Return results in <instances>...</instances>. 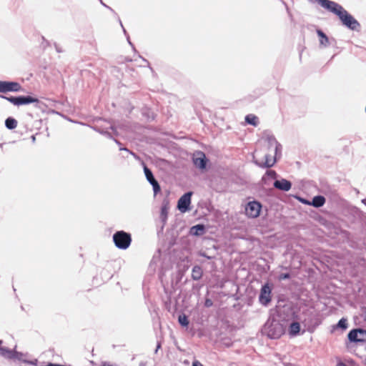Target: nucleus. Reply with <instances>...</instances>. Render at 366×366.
Instances as JSON below:
<instances>
[{
  "instance_id": "f257e3e1",
  "label": "nucleus",
  "mask_w": 366,
  "mask_h": 366,
  "mask_svg": "<svg viewBox=\"0 0 366 366\" xmlns=\"http://www.w3.org/2000/svg\"><path fill=\"white\" fill-rule=\"evenodd\" d=\"M322 7L338 16L342 24L350 30L359 31L360 22L340 4L331 0H315Z\"/></svg>"
},
{
  "instance_id": "f03ea898",
  "label": "nucleus",
  "mask_w": 366,
  "mask_h": 366,
  "mask_svg": "<svg viewBox=\"0 0 366 366\" xmlns=\"http://www.w3.org/2000/svg\"><path fill=\"white\" fill-rule=\"evenodd\" d=\"M285 326L279 320L269 318L262 328V333L269 339H279L285 333Z\"/></svg>"
},
{
  "instance_id": "7ed1b4c3",
  "label": "nucleus",
  "mask_w": 366,
  "mask_h": 366,
  "mask_svg": "<svg viewBox=\"0 0 366 366\" xmlns=\"http://www.w3.org/2000/svg\"><path fill=\"white\" fill-rule=\"evenodd\" d=\"M114 245L119 249H127L131 244L132 235L124 230L114 232L112 237Z\"/></svg>"
},
{
  "instance_id": "20e7f679",
  "label": "nucleus",
  "mask_w": 366,
  "mask_h": 366,
  "mask_svg": "<svg viewBox=\"0 0 366 366\" xmlns=\"http://www.w3.org/2000/svg\"><path fill=\"white\" fill-rule=\"evenodd\" d=\"M7 354V357L6 358L9 360H17L19 362L36 366L38 363L37 359H34L31 360H29L26 358V357L28 356L27 353H23L21 352H18L15 350H4Z\"/></svg>"
},
{
  "instance_id": "39448f33",
  "label": "nucleus",
  "mask_w": 366,
  "mask_h": 366,
  "mask_svg": "<svg viewBox=\"0 0 366 366\" xmlns=\"http://www.w3.org/2000/svg\"><path fill=\"white\" fill-rule=\"evenodd\" d=\"M272 286L268 283H264L261 289L259 295V302L264 307H267L272 300Z\"/></svg>"
},
{
  "instance_id": "423d86ee",
  "label": "nucleus",
  "mask_w": 366,
  "mask_h": 366,
  "mask_svg": "<svg viewBox=\"0 0 366 366\" xmlns=\"http://www.w3.org/2000/svg\"><path fill=\"white\" fill-rule=\"evenodd\" d=\"M348 340L353 343H363L366 342V330L355 328L351 330L347 335Z\"/></svg>"
},
{
  "instance_id": "0eeeda50",
  "label": "nucleus",
  "mask_w": 366,
  "mask_h": 366,
  "mask_svg": "<svg viewBox=\"0 0 366 366\" xmlns=\"http://www.w3.org/2000/svg\"><path fill=\"white\" fill-rule=\"evenodd\" d=\"M23 90V87L17 81L0 80V93L19 92Z\"/></svg>"
},
{
  "instance_id": "6e6552de",
  "label": "nucleus",
  "mask_w": 366,
  "mask_h": 366,
  "mask_svg": "<svg viewBox=\"0 0 366 366\" xmlns=\"http://www.w3.org/2000/svg\"><path fill=\"white\" fill-rule=\"evenodd\" d=\"M262 204L257 200L249 202L245 207L246 215L249 218H257L260 214Z\"/></svg>"
},
{
  "instance_id": "1a4fd4ad",
  "label": "nucleus",
  "mask_w": 366,
  "mask_h": 366,
  "mask_svg": "<svg viewBox=\"0 0 366 366\" xmlns=\"http://www.w3.org/2000/svg\"><path fill=\"white\" fill-rule=\"evenodd\" d=\"M193 192L191 191L185 192L177 202V209L182 212L185 213L191 209L190 204Z\"/></svg>"
},
{
  "instance_id": "9d476101",
  "label": "nucleus",
  "mask_w": 366,
  "mask_h": 366,
  "mask_svg": "<svg viewBox=\"0 0 366 366\" xmlns=\"http://www.w3.org/2000/svg\"><path fill=\"white\" fill-rule=\"evenodd\" d=\"M192 162L196 167L204 170L207 169L209 159L203 152L197 151L193 155Z\"/></svg>"
},
{
  "instance_id": "9b49d317",
  "label": "nucleus",
  "mask_w": 366,
  "mask_h": 366,
  "mask_svg": "<svg viewBox=\"0 0 366 366\" xmlns=\"http://www.w3.org/2000/svg\"><path fill=\"white\" fill-rule=\"evenodd\" d=\"M316 33L320 39V45L323 47H327L330 45H335L336 40L334 38L329 39V37L326 35V34L321 30L320 29H317L316 30Z\"/></svg>"
},
{
  "instance_id": "f8f14e48",
  "label": "nucleus",
  "mask_w": 366,
  "mask_h": 366,
  "mask_svg": "<svg viewBox=\"0 0 366 366\" xmlns=\"http://www.w3.org/2000/svg\"><path fill=\"white\" fill-rule=\"evenodd\" d=\"M168 210H169V202L167 199H164L161 206L160 215L159 219L162 224L161 227V230H163L168 217Z\"/></svg>"
},
{
  "instance_id": "ddd939ff",
  "label": "nucleus",
  "mask_w": 366,
  "mask_h": 366,
  "mask_svg": "<svg viewBox=\"0 0 366 366\" xmlns=\"http://www.w3.org/2000/svg\"><path fill=\"white\" fill-rule=\"evenodd\" d=\"M292 182L286 179H276L273 186L275 189H277L280 191L288 192L292 188Z\"/></svg>"
},
{
  "instance_id": "4468645a",
  "label": "nucleus",
  "mask_w": 366,
  "mask_h": 366,
  "mask_svg": "<svg viewBox=\"0 0 366 366\" xmlns=\"http://www.w3.org/2000/svg\"><path fill=\"white\" fill-rule=\"evenodd\" d=\"M92 128L94 131L99 132V134L105 136L106 137H107L109 139H112V134L116 135V136L118 134L117 129L112 125H111L109 127V129L112 131V132H109L107 130V129H104V128L97 126V125L93 127Z\"/></svg>"
},
{
  "instance_id": "2eb2a0df",
  "label": "nucleus",
  "mask_w": 366,
  "mask_h": 366,
  "mask_svg": "<svg viewBox=\"0 0 366 366\" xmlns=\"http://www.w3.org/2000/svg\"><path fill=\"white\" fill-rule=\"evenodd\" d=\"M271 156L269 154L264 155L265 161L264 162H260L258 160H254L253 162L261 168H270L274 165L276 163V157H273V159L271 160Z\"/></svg>"
},
{
  "instance_id": "dca6fc26",
  "label": "nucleus",
  "mask_w": 366,
  "mask_h": 366,
  "mask_svg": "<svg viewBox=\"0 0 366 366\" xmlns=\"http://www.w3.org/2000/svg\"><path fill=\"white\" fill-rule=\"evenodd\" d=\"M206 232V227L203 224H198L190 228V234L193 236L199 237L204 234Z\"/></svg>"
},
{
  "instance_id": "f3484780",
  "label": "nucleus",
  "mask_w": 366,
  "mask_h": 366,
  "mask_svg": "<svg viewBox=\"0 0 366 366\" xmlns=\"http://www.w3.org/2000/svg\"><path fill=\"white\" fill-rule=\"evenodd\" d=\"M325 202L326 199L324 196L317 195L312 198V202H310V205H312L316 208H319L322 207L325 204Z\"/></svg>"
},
{
  "instance_id": "a211bd4d",
  "label": "nucleus",
  "mask_w": 366,
  "mask_h": 366,
  "mask_svg": "<svg viewBox=\"0 0 366 366\" xmlns=\"http://www.w3.org/2000/svg\"><path fill=\"white\" fill-rule=\"evenodd\" d=\"M18 107L22 106V105H26L29 104H32L33 102H36V97L27 95V96H19V100H18Z\"/></svg>"
},
{
  "instance_id": "6ab92c4d",
  "label": "nucleus",
  "mask_w": 366,
  "mask_h": 366,
  "mask_svg": "<svg viewBox=\"0 0 366 366\" xmlns=\"http://www.w3.org/2000/svg\"><path fill=\"white\" fill-rule=\"evenodd\" d=\"M203 275V270L201 266L194 265L192 270V278L193 280H199Z\"/></svg>"
},
{
  "instance_id": "aec40b11",
  "label": "nucleus",
  "mask_w": 366,
  "mask_h": 366,
  "mask_svg": "<svg viewBox=\"0 0 366 366\" xmlns=\"http://www.w3.org/2000/svg\"><path fill=\"white\" fill-rule=\"evenodd\" d=\"M300 324L298 322H292L290 325L289 332L291 336H297L300 332Z\"/></svg>"
},
{
  "instance_id": "412c9836",
  "label": "nucleus",
  "mask_w": 366,
  "mask_h": 366,
  "mask_svg": "<svg viewBox=\"0 0 366 366\" xmlns=\"http://www.w3.org/2000/svg\"><path fill=\"white\" fill-rule=\"evenodd\" d=\"M348 327L347 320L345 317L341 318L336 325L332 326V330L340 329L342 330H346Z\"/></svg>"
},
{
  "instance_id": "4be33fe9",
  "label": "nucleus",
  "mask_w": 366,
  "mask_h": 366,
  "mask_svg": "<svg viewBox=\"0 0 366 366\" xmlns=\"http://www.w3.org/2000/svg\"><path fill=\"white\" fill-rule=\"evenodd\" d=\"M17 124V121L11 117L6 118L5 120V127L9 130L16 129Z\"/></svg>"
},
{
  "instance_id": "5701e85b",
  "label": "nucleus",
  "mask_w": 366,
  "mask_h": 366,
  "mask_svg": "<svg viewBox=\"0 0 366 366\" xmlns=\"http://www.w3.org/2000/svg\"><path fill=\"white\" fill-rule=\"evenodd\" d=\"M244 121L247 124L256 127L257 126L259 122H258V117L254 114H247L246 115L244 118Z\"/></svg>"
},
{
  "instance_id": "b1692460",
  "label": "nucleus",
  "mask_w": 366,
  "mask_h": 366,
  "mask_svg": "<svg viewBox=\"0 0 366 366\" xmlns=\"http://www.w3.org/2000/svg\"><path fill=\"white\" fill-rule=\"evenodd\" d=\"M144 173L145 175V177L148 182L153 180L155 179L152 171L146 165L145 163H142Z\"/></svg>"
},
{
  "instance_id": "393cba45",
  "label": "nucleus",
  "mask_w": 366,
  "mask_h": 366,
  "mask_svg": "<svg viewBox=\"0 0 366 366\" xmlns=\"http://www.w3.org/2000/svg\"><path fill=\"white\" fill-rule=\"evenodd\" d=\"M178 322L182 327H187L189 324V320L185 314H182L178 317Z\"/></svg>"
},
{
  "instance_id": "a878e982",
  "label": "nucleus",
  "mask_w": 366,
  "mask_h": 366,
  "mask_svg": "<svg viewBox=\"0 0 366 366\" xmlns=\"http://www.w3.org/2000/svg\"><path fill=\"white\" fill-rule=\"evenodd\" d=\"M0 98L4 99L9 102L10 103L13 104L15 106H18V100H19V96L14 97V96H5L3 94H0Z\"/></svg>"
},
{
  "instance_id": "bb28decb",
  "label": "nucleus",
  "mask_w": 366,
  "mask_h": 366,
  "mask_svg": "<svg viewBox=\"0 0 366 366\" xmlns=\"http://www.w3.org/2000/svg\"><path fill=\"white\" fill-rule=\"evenodd\" d=\"M148 182L152 186L154 194L157 195L161 191V187L158 181L156 179H154Z\"/></svg>"
},
{
  "instance_id": "cd10ccee",
  "label": "nucleus",
  "mask_w": 366,
  "mask_h": 366,
  "mask_svg": "<svg viewBox=\"0 0 366 366\" xmlns=\"http://www.w3.org/2000/svg\"><path fill=\"white\" fill-rule=\"evenodd\" d=\"M266 140L269 144V148L272 147L273 146H274V144L278 143L274 136L272 134L267 135L266 137Z\"/></svg>"
},
{
  "instance_id": "c85d7f7f",
  "label": "nucleus",
  "mask_w": 366,
  "mask_h": 366,
  "mask_svg": "<svg viewBox=\"0 0 366 366\" xmlns=\"http://www.w3.org/2000/svg\"><path fill=\"white\" fill-rule=\"evenodd\" d=\"M274 157H276V160L277 159V158L280 157L281 156V152H282V147L280 143H277L276 144H274Z\"/></svg>"
},
{
  "instance_id": "c756f323",
  "label": "nucleus",
  "mask_w": 366,
  "mask_h": 366,
  "mask_svg": "<svg viewBox=\"0 0 366 366\" xmlns=\"http://www.w3.org/2000/svg\"><path fill=\"white\" fill-rule=\"evenodd\" d=\"M36 102H33L32 104H34V107L36 108L44 111L46 108V104L44 102L39 101L37 98H36Z\"/></svg>"
},
{
  "instance_id": "7c9ffc66",
  "label": "nucleus",
  "mask_w": 366,
  "mask_h": 366,
  "mask_svg": "<svg viewBox=\"0 0 366 366\" xmlns=\"http://www.w3.org/2000/svg\"><path fill=\"white\" fill-rule=\"evenodd\" d=\"M112 139H113V140L114 141V142H115L117 145H119V150H120V151H127V152H129L131 154H132L134 157H136L135 153H134V152H130V151H129L127 148H126V147H121V146H122V143H121L118 139H114V138H113V137H112Z\"/></svg>"
},
{
  "instance_id": "2f4dec72",
  "label": "nucleus",
  "mask_w": 366,
  "mask_h": 366,
  "mask_svg": "<svg viewBox=\"0 0 366 366\" xmlns=\"http://www.w3.org/2000/svg\"><path fill=\"white\" fill-rule=\"evenodd\" d=\"M265 175L271 179H276L277 174L274 170L269 169L267 170Z\"/></svg>"
},
{
  "instance_id": "473e14b6",
  "label": "nucleus",
  "mask_w": 366,
  "mask_h": 366,
  "mask_svg": "<svg viewBox=\"0 0 366 366\" xmlns=\"http://www.w3.org/2000/svg\"><path fill=\"white\" fill-rule=\"evenodd\" d=\"M3 341L0 340V355L4 357H6L8 354L4 350H10L9 348L2 346Z\"/></svg>"
},
{
  "instance_id": "72a5a7b5",
  "label": "nucleus",
  "mask_w": 366,
  "mask_h": 366,
  "mask_svg": "<svg viewBox=\"0 0 366 366\" xmlns=\"http://www.w3.org/2000/svg\"><path fill=\"white\" fill-rule=\"evenodd\" d=\"M291 277V274L289 272L282 273L280 274V280H289Z\"/></svg>"
},
{
  "instance_id": "f704fd0d",
  "label": "nucleus",
  "mask_w": 366,
  "mask_h": 366,
  "mask_svg": "<svg viewBox=\"0 0 366 366\" xmlns=\"http://www.w3.org/2000/svg\"><path fill=\"white\" fill-rule=\"evenodd\" d=\"M41 39H42L41 46L43 47L44 49H45L47 46H50V42L48 40H46L44 38V36H41Z\"/></svg>"
},
{
  "instance_id": "c9c22d12",
  "label": "nucleus",
  "mask_w": 366,
  "mask_h": 366,
  "mask_svg": "<svg viewBox=\"0 0 366 366\" xmlns=\"http://www.w3.org/2000/svg\"><path fill=\"white\" fill-rule=\"evenodd\" d=\"M213 305V302L211 299L207 298L204 301V307H211Z\"/></svg>"
},
{
  "instance_id": "e433bc0d",
  "label": "nucleus",
  "mask_w": 366,
  "mask_h": 366,
  "mask_svg": "<svg viewBox=\"0 0 366 366\" xmlns=\"http://www.w3.org/2000/svg\"><path fill=\"white\" fill-rule=\"evenodd\" d=\"M54 46L55 47L56 52H58V53L63 52L62 49L56 42L54 43Z\"/></svg>"
},
{
  "instance_id": "4c0bfd02",
  "label": "nucleus",
  "mask_w": 366,
  "mask_h": 366,
  "mask_svg": "<svg viewBox=\"0 0 366 366\" xmlns=\"http://www.w3.org/2000/svg\"><path fill=\"white\" fill-rule=\"evenodd\" d=\"M192 366H203V365L199 360H194Z\"/></svg>"
},
{
  "instance_id": "58836bf2",
  "label": "nucleus",
  "mask_w": 366,
  "mask_h": 366,
  "mask_svg": "<svg viewBox=\"0 0 366 366\" xmlns=\"http://www.w3.org/2000/svg\"><path fill=\"white\" fill-rule=\"evenodd\" d=\"M298 199L302 202V203H304V204H310V202L304 198H302V197H299Z\"/></svg>"
},
{
  "instance_id": "ea45409f",
  "label": "nucleus",
  "mask_w": 366,
  "mask_h": 366,
  "mask_svg": "<svg viewBox=\"0 0 366 366\" xmlns=\"http://www.w3.org/2000/svg\"><path fill=\"white\" fill-rule=\"evenodd\" d=\"M45 366H66V365H60V364H57V363H53V362H49Z\"/></svg>"
},
{
  "instance_id": "a19ab883",
  "label": "nucleus",
  "mask_w": 366,
  "mask_h": 366,
  "mask_svg": "<svg viewBox=\"0 0 366 366\" xmlns=\"http://www.w3.org/2000/svg\"><path fill=\"white\" fill-rule=\"evenodd\" d=\"M119 24H120L122 29H123L124 34L127 36L128 34H127L126 29L124 28V26L122 25V21H121V19L119 18Z\"/></svg>"
},
{
  "instance_id": "79ce46f5",
  "label": "nucleus",
  "mask_w": 366,
  "mask_h": 366,
  "mask_svg": "<svg viewBox=\"0 0 366 366\" xmlns=\"http://www.w3.org/2000/svg\"><path fill=\"white\" fill-rule=\"evenodd\" d=\"M99 1H100L101 4H102L104 6H105L106 8H107L108 9H109L110 11H113V12H114V10H113L110 6H109L106 5V4H104V2H103V1H102V0H99Z\"/></svg>"
},
{
  "instance_id": "37998d69",
  "label": "nucleus",
  "mask_w": 366,
  "mask_h": 366,
  "mask_svg": "<svg viewBox=\"0 0 366 366\" xmlns=\"http://www.w3.org/2000/svg\"><path fill=\"white\" fill-rule=\"evenodd\" d=\"M200 256L206 257L207 259H211L212 257L207 255L205 252L200 253Z\"/></svg>"
},
{
  "instance_id": "c03bdc74",
  "label": "nucleus",
  "mask_w": 366,
  "mask_h": 366,
  "mask_svg": "<svg viewBox=\"0 0 366 366\" xmlns=\"http://www.w3.org/2000/svg\"><path fill=\"white\" fill-rule=\"evenodd\" d=\"M127 41H128V43L129 44V45L132 46V47L133 48L134 50H135V48H134V46L133 45V44L131 42L130 39H129V36L127 35Z\"/></svg>"
},
{
  "instance_id": "a18cd8bd",
  "label": "nucleus",
  "mask_w": 366,
  "mask_h": 366,
  "mask_svg": "<svg viewBox=\"0 0 366 366\" xmlns=\"http://www.w3.org/2000/svg\"><path fill=\"white\" fill-rule=\"evenodd\" d=\"M336 366H347V365L345 362L340 361L337 363Z\"/></svg>"
},
{
  "instance_id": "49530a36",
  "label": "nucleus",
  "mask_w": 366,
  "mask_h": 366,
  "mask_svg": "<svg viewBox=\"0 0 366 366\" xmlns=\"http://www.w3.org/2000/svg\"><path fill=\"white\" fill-rule=\"evenodd\" d=\"M161 347V342H158L155 350V353L157 352L158 350Z\"/></svg>"
},
{
  "instance_id": "de8ad7c7",
  "label": "nucleus",
  "mask_w": 366,
  "mask_h": 366,
  "mask_svg": "<svg viewBox=\"0 0 366 366\" xmlns=\"http://www.w3.org/2000/svg\"><path fill=\"white\" fill-rule=\"evenodd\" d=\"M362 312L365 315H366V307H362ZM364 320H365V321H366V316L365 317Z\"/></svg>"
},
{
  "instance_id": "09e8293b",
  "label": "nucleus",
  "mask_w": 366,
  "mask_h": 366,
  "mask_svg": "<svg viewBox=\"0 0 366 366\" xmlns=\"http://www.w3.org/2000/svg\"><path fill=\"white\" fill-rule=\"evenodd\" d=\"M139 366H146V363L145 362H141L139 363Z\"/></svg>"
},
{
  "instance_id": "8fccbe9b",
  "label": "nucleus",
  "mask_w": 366,
  "mask_h": 366,
  "mask_svg": "<svg viewBox=\"0 0 366 366\" xmlns=\"http://www.w3.org/2000/svg\"><path fill=\"white\" fill-rule=\"evenodd\" d=\"M362 202L366 205V199H362Z\"/></svg>"
},
{
  "instance_id": "3c124183",
  "label": "nucleus",
  "mask_w": 366,
  "mask_h": 366,
  "mask_svg": "<svg viewBox=\"0 0 366 366\" xmlns=\"http://www.w3.org/2000/svg\"><path fill=\"white\" fill-rule=\"evenodd\" d=\"M287 13L289 14V15H290V16H291V14H290V11H289L288 7H287Z\"/></svg>"
},
{
  "instance_id": "603ef678",
  "label": "nucleus",
  "mask_w": 366,
  "mask_h": 366,
  "mask_svg": "<svg viewBox=\"0 0 366 366\" xmlns=\"http://www.w3.org/2000/svg\"><path fill=\"white\" fill-rule=\"evenodd\" d=\"M31 138H32L33 142H34V141H35V139H36L35 137L33 135V136L31 137Z\"/></svg>"
},
{
  "instance_id": "864d4df0",
  "label": "nucleus",
  "mask_w": 366,
  "mask_h": 366,
  "mask_svg": "<svg viewBox=\"0 0 366 366\" xmlns=\"http://www.w3.org/2000/svg\"><path fill=\"white\" fill-rule=\"evenodd\" d=\"M143 61H144L145 62H148L147 60L145 59H143Z\"/></svg>"
}]
</instances>
